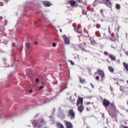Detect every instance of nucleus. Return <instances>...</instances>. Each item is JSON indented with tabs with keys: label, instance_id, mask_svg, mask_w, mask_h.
Segmentation results:
<instances>
[{
	"label": "nucleus",
	"instance_id": "25",
	"mask_svg": "<svg viewBox=\"0 0 128 128\" xmlns=\"http://www.w3.org/2000/svg\"><path fill=\"white\" fill-rule=\"evenodd\" d=\"M90 104V102H87L86 103V104L88 106V104Z\"/></svg>",
	"mask_w": 128,
	"mask_h": 128
},
{
	"label": "nucleus",
	"instance_id": "20",
	"mask_svg": "<svg viewBox=\"0 0 128 128\" xmlns=\"http://www.w3.org/2000/svg\"><path fill=\"white\" fill-rule=\"evenodd\" d=\"M96 80H100V76H96Z\"/></svg>",
	"mask_w": 128,
	"mask_h": 128
},
{
	"label": "nucleus",
	"instance_id": "41",
	"mask_svg": "<svg viewBox=\"0 0 128 128\" xmlns=\"http://www.w3.org/2000/svg\"><path fill=\"white\" fill-rule=\"evenodd\" d=\"M36 116H35V118H36Z\"/></svg>",
	"mask_w": 128,
	"mask_h": 128
},
{
	"label": "nucleus",
	"instance_id": "23",
	"mask_svg": "<svg viewBox=\"0 0 128 128\" xmlns=\"http://www.w3.org/2000/svg\"><path fill=\"white\" fill-rule=\"evenodd\" d=\"M86 110H88V111L90 110V108H86Z\"/></svg>",
	"mask_w": 128,
	"mask_h": 128
},
{
	"label": "nucleus",
	"instance_id": "28",
	"mask_svg": "<svg viewBox=\"0 0 128 128\" xmlns=\"http://www.w3.org/2000/svg\"><path fill=\"white\" fill-rule=\"evenodd\" d=\"M4 64H5V66H8V65H6V63H4Z\"/></svg>",
	"mask_w": 128,
	"mask_h": 128
},
{
	"label": "nucleus",
	"instance_id": "38",
	"mask_svg": "<svg viewBox=\"0 0 128 128\" xmlns=\"http://www.w3.org/2000/svg\"><path fill=\"white\" fill-rule=\"evenodd\" d=\"M126 82H127V84H128V80H126Z\"/></svg>",
	"mask_w": 128,
	"mask_h": 128
},
{
	"label": "nucleus",
	"instance_id": "18",
	"mask_svg": "<svg viewBox=\"0 0 128 128\" xmlns=\"http://www.w3.org/2000/svg\"><path fill=\"white\" fill-rule=\"evenodd\" d=\"M68 62L71 64L72 66H74V62L72 61L71 60H68Z\"/></svg>",
	"mask_w": 128,
	"mask_h": 128
},
{
	"label": "nucleus",
	"instance_id": "6",
	"mask_svg": "<svg viewBox=\"0 0 128 128\" xmlns=\"http://www.w3.org/2000/svg\"><path fill=\"white\" fill-rule=\"evenodd\" d=\"M65 124L66 126V128H74V126H72V124L70 122L66 121Z\"/></svg>",
	"mask_w": 128,
	"mask_h": 128
},
{
	"label": "nucleus",
	"instance_id": "11",
	"mask_svg": "<svg viewBox=\"0 0 128 128\" xmlns=\"http://www.w3.org/2000/svg\"><path fill=\"white\" fill-rule=\"evenodd\" d=\"M57 127L58 128H64V125L60 123L57 124Z\"/></svg>",
	"mask_w": 128,
	"mask_h": 128
},
{
	"label": "nucleus",
	"instance_id": "19",
	"mask_svg": "<svg viewBox=\"0 0 128 128\" xmlns=\"http://www.w3.org/2000/svg\"><path fill=\"white\" fill-rule=\"evenodd\" d=\"M52 46H53V48H56V44L53 42L52 44Z\"/></svg>",
	"mask_w": 128,
	"mask_h": 128
},
{
	"label": "nucleus",
	"instance_id": "44",
	"mask_svg": "<svg viewBox=\"0 0 128 128\" xmlns=\"http://www.w3.org/2000/svg\"><path fill=\"white\" fill-rule=\"evenodd\" d=\"M59 66H60V64H59Z\"/></svg>",
	"mask_w": 128,
	"mask_h": 128
},
{
	"label": "nucleus",
	"instance_id": "29",
	"mask_svg": "<svg viewBox=\"0 0 128 128\" xmlns=\"http://www.w3.org/2000/svg\"><path fill=\"white\" fill-rule=\"evenodd\" d=\"M110 90H111V92H112V87L110 88Z\"/></svg>",
	"mask_w": 128,
	"mask_h": 128
},
{
	"label": "nucleus",
	"instance_id": "39",
	"mask_svg": "<svg viewBox=\"0 0 128 128\" xmlns=\"http://www.w3.org/2000/svg\"><path fill=\"white\" fill-rule=\"evenodd\" d=\"M124 128H128V127L126 126V127H124Z\"/></svg>",
	"mask_w": 128,
	"mask_h": 128
},
{
	"label": "nucleus",
	"instance_id": "1",
	"mask_svg": "<svg viewBox=\"0 0 128 128\" xmlns=\"http://www.w3.org/2000/svg\"><path fill=\"white\" fill-rule=\"evenodd\" d=\"M32 124L34 128H42V126L46 124V121L44 120L43 118H35L31 120Z\"/></svg>",
	"mask_w": 128,
	"mask_h": 128
},
{
	"label": "nucleus",
	"instance_id": "34",
	"mask_svg": "<svg viewBox=\"0 0 128 128\" xmlns=\"http://www.w3.org/2000/svg\"><path fill=\"white\" fill-rule=\"evenodd\" d=\"M111 104V106H114V104Z\"/></svg>",
	"mask_w": 128,
	"mask_h": 128
},
{
	"label": "nucleus",
	"instance_id": "13",
	"mask_svg": "<svg viewBox=\"0 0 128 128\" xmlns=\"http://www.w3.org/2000/svg\"><path fill=\"white\" fill-rule=\"evenodd\" d=\"M123 66H124V68H125L126 70L128 71V64L124 62Z\"/></svg>",
	"mask_w": 128,
	"mask_h": 128
},
{
	"label": "nucleus",
	"instance_id": "10",
	"mask_svg": "<svg viewBox=\"0 0 128 128\" xmlns=\"http://www.w3.org/2000/svg\"><path fill=\"white\" fill-rule=\"evenodd\" d=\"M44 4L45 6H50V2L47 1H44Z\"/></svg>",
	"mask_w": 128,
	"mask_h": 128
},
{
	"label": "nucleus",
	"instance_id": "17",
	"mask_svg": "<svg viewBox=\"0 0 128 128\" xmlns=\"http://www.w3.org/2000/svg\"><path fill=\"white\" fill-rule=\"evenodd\" d=\"M116 8L117 10H120V6L119 4H116Z\"/></svg>",
	"mask_w": 128,
	"mask_h": 128
},
{
	"label": "nucleus",
	"instance_id": "33",
	"mask_svg": "<svg viewBox=\"0 0 128 128\" xmlns=\"http://www.w3.org/2000/svg\"><path fill=\"white\" fill-rule=\"evenodd\" d=\"M9 0H4V1L6 2H8Z\"/></svg>",
	"mask_w": 128,
	"mask_h": 128
},
{
	"label": "nucleus",
	"instance_id": "14",
	"mask_svg": "<svg viewBox=\"0 0 128 128\" xmlns=\"http://www.w3.org/2000/svg\"><path fill=\"white\" fill-rule=\"evenodd\" d=\"M30 50V46L28 45V43L26 44V50Z\"/></svg>",
	"mask_w": 128,
	"mask_h": 128
},
{
	"label": "nucleus",
	"instance_id": "4",
	"mask_svg": "<svg viewBox=\"0 0 128 128\" xmlns=\"http://www.w3.org/2000/svg\"><path fill=\"white\" fill-rule=\"evenodd\" d=\"M62 38H63L64 44H70V38L66 37V35L62 36Z\"/></svg>",
	"mask_w": 128,
	"mask_h": 128
},
{
	"label": "nucleus",
	"instance_id": "12",
	"mask_svg": "<svg viewBox=\"0 0 128 128\" xmlns=\"http://www.w3.org/2000/svg\"><path fill=\"white\" fill-rule=\"evenodd\" d=\"M109 58L112 60H116V57L113 55L109 54Z\"/></svg>",
	"mask_w": 128,
	"mask_h": 128
},
{
	"label": "nucleus",
	"instance_id": "40",
	"mask_svg": "<svg viewBox=\"0 0 128 128\" xmlns=\"http://www.w3.org/2000/svg\"><path fill=\"white\" fill-rule=\"evenodd\" d=\"M92 42H94V41H92V42H91L92 44Z\"/></svg>",
	"mask_w": 128,
	"mask_h": 128
},
{
	"label": "nucleus",
	"instance_id": "22",
	"mask_svg": "<svg viewBox=\"0 0 128 128\" xmlns=\"http://www.w3.org/2000/svg\"><path fill=\"white\" fill-rule=\"evenodd\" d=\"M77 32H78V34H80V36H82V32L81 31L77 30Z\"/></svg>",
	"mask_w": 128,
	"mask_h": 128
},
{
	"label": "nucleus",
	"instance_id": "30",
	"mask_svg": "<svg viewBox=\"0 0 128 128\" xmlns=\"http://www.w3.org/2000/svg\"><path fill=\"white\" fill-rule=\"evenodd\" d=\"M90 85H91V86L92 88H94V85H92V84H90Z\"/></svg>",
	"mask_w": 128,
	"mask_h": 128
},
{
	"label": "nucleus",
	"instance_id": "8",
	"mask_svg": "<svg viewBox=\"0 0 128 128\" xmlns=\"http://www.w3.org/2000/svg\"><path fill=\"white\" fill-rule=\"evenodd\" d=\"M104 1V4L107 6H108L109 8H110L112 6V3H110V0H103Z\"/></svg>",
	"mask_w": 128,
	"mask_h": 128
},
{
	"label": "nucleus",
	"instance_id": "35",
	"mask_svg": "<svg viewBox=\"0 0 128 128\" xmlns=\"http://www.w3.org/2000/svg\"><path fill=\"white\" fill-rule=\"evenodd\" d=\"M34 44H38V42H34Z\"/></svg>",
	"mask_w": 128,
	"mask_h": 128
},
{
	"label": "nucleus",
	"instance_id": "43",
	"mask_svg": "<svg viewBox=\"0 0 128 128\" xmlns=\"http://www.w3.org/2000/svg\"><path fill=\"white\" fill-rule=\"evenodd\" d=\"M60 30V32H62V30Z\"/></svg>",
	"mask_w": 128,
	"mask_h": 128
},
{
	"label": "nucleus",
	"instance_id": "26",
	"mask_svg": "<svg viewBox=\"0 0 128 128\" xmlns=\"http://www.w3.org/2000/svg\"><path fill=\"white\" fill-rule=\"evenodd\" d=\"M40 80H38V78H36V82H38Z\"/></svg>",
	"mask_w": 128,
	"mask_h": 128
},
{
	"label": "nucleus",
	"instance_id": "27",
	"mask_svg": "<svg viewBox=\"0 0 128 128\" xmlns=\"http://www.w3.org/2000/svg\"><path fill=\"white\" fill-rule=\"evenodd\" d=\"M74 101H75V100H74V99H73V100H72V103H73V104H74Z\"/></svg>",
	"mask_w": 128,
	"mask_h": 128
},
{
	"label": "nucleus",
	"instance_id": "37",
	"mask_svg": "<svg viewBox=\"0 0 128 128\" xmlns=\"http://www.w3.org/2000/svg\"><path fill=\"white\" fill-rule=\"evenodd\" d=\"M118 62H120V60H118Z\"/></svg>",
	"mask_w": 128,
	"mask_h": 128
},
{
	"label": "nucleus",
	"instance_id": "3",
	"mask_svg": "<svg viewBox=\"0 0 128 128\" xmlns=\"http://www.w3.org/2000/svg\"><path fill=\"white\" fill-rule=\"evenodd\" d=\"M97 74H99V76H100L102 80L104 78V71H102V70H100V69L98 70Z\"/></svg>",
	"mask_w": 128,
	"mask_h": 128
},
{
	"label": "nucleus",
	"instance_id": "2",
	"mask_svg": "<svg viewBox=\"0 0 128 128\" xmlns=\"http://www.w3.org/2000/svg\"><path fill=\"white\" fill-rule=\"evenodd\" d=\"M84 102V98H82L78 97V98L77 100V106H79L78 107V110L82 112V110H84V106H82V104Z\"/></svg>",
	"mask_w": 128,
	"mask_h": 128
},
{
	"label": "nucleus",
	"instance_id": "9",
	"mask_svg": "<svg viewBox=\"0 0 128 128\" xmlns=\"http://www.w3.org/2000/svg\"><path fill=\"white\" fill-rule=\"evenodd\" d=\"M69 4L72 6H76V2L74 0H70L69 1Z\"/></svg>",
	"mask_w": 128,
	"mask_h": 128
},
{
	"label": "nucleus",
	"instance_id": "7",
	"mask_svg": "<svg viewBox=\"0 0 128 128\" xmlns=\"http://www.w3.org/2000/svg\"><path fill=\"white\" fill-rule=\"evenodd\" d=\"M110 101L106 99H104L103 100V106L106 108V106H108L110 105Z\"/></svg>",
	"mask_w": 128,
	"mask_h": 128
},
{
	"label": "nucleus",
	"instance_id": "45",
	"mask_svg": "<svg viewBox=\"0 0 128 128\" xmlns=\"http://www.w3.org/2000/svg\"><path fill=\"white\" fill-rule=\"evenodd\" d=\"M87 128H88V127H87Z\"/></svg>",
	"mask_w": 128,
	"mask_h": 128
},
{
	"label": "nucleus",
	"instance_id": "31",
	"mask_svg": "<svg viewBox=\"0 0 128 128\" xmlns=\"http://www.w3.org/2000/svg\"><path fill=\"white\" fill-rule=\"evenodd\" d=\"M30 93L32 94V90H30Z\"/></svg>",
	"mask_w": 128,
	"mask_h": 128
},
{
	"label": "nucleus",
	"instance_id": "42",
	"mask_svg": "<svg viewBox=\"0 0 128 128\" xmlns=\"http://www.w3.org/2000/svg\"><path fill=\"white\" fill-rule=\"evenodd\" d=\"M127 104H128V102H127Z\"/></svg>",
	"mask_w": 128,
	"mask_h": 128
},
{
	"label": "nucleus",
	"instance_id": "16",
	"mask_svg": "<svg viewBox=\"0 0 128 128\" xmlns=\"http://www.w3.org/2000/svg\"><path fill=\"white\" fill-rule=\"evenodd\" d=\"M80 78V82L81 84H84V79H82L80 78Z\"/></svg>",
	"mask_w": 128,
	"mask_h": 128
},
{
	"label": "nucleus",
	"instance_id": "32",
	"mask_svg": "<svg viewBox=\"0 0 128 128\" xmlns=\"http://www.w3.org/2000/svg\"><path fill=\"white\" fill-rule=\"evenodd\" d=\"M3 60H4V62H6V58H4Z\"/></svg>",
	"mask_w": 128,
	"mask_h": 128
},
{
	"label": "nucleus",
	"instance_id": "15",
	"mask_svg": "<svg viewBox=\"0 0 128 128\" xmlns=\"http://www.w3.org/2000/svg\"><path fill=\"white\" fill-rule=\"evenodd\" d=\"M108 70L111 72H114V68L112 66H109Z\"/></svg>",
	"mask_w": 128,
	"mask_h": 128
},
{
	"label": "nucleus",
	"instance_id": "24",
	"mask_svg": "<svg viewBox=\"0 0 128 128\" xmlns=\"http://www.w3.org/2000/svg\"><path fill=\"white\" fill-rule=\"evenodd\" d=\"M125 54H126L127 56H128V51L125 52Z\"/></svg>",
	"mask_w": 128,
	"mask_h": 128
},
{
	"label": "nucleus",
	"instance_id": "21",
	"mask_svg": "<svg viewBox=\"0 0 128 128\" xmlns=\"http://www.w3.org/2000/svg\"><path fill=\"white\" fill-rule=\"evenodd\" d=\"M42 88H44V86H40V88H39V90H42Z\"/></svg>",
	"mask_w": 128,
	"mask_h": 128
},
{
	"label": "nucleus",
	"instance_id": "5",
	"mask_svg": "<svg viewBox=\"0 0 128 128\" xmlns=\"http://www.w3.org/2000/svg\"><path fill=\"white\" fill-rule=\"evenodd\" d=\"M69 115L70 116L71 119L74 120V112L73 110H70L68 112Z\"/></svg>",
	"mask_w": 128,
	"mask_h": 128
},
{
	"label": "nucleus",
	"instance_id": "36",
	"mask_svg": "<svg viewBox=\"0 0 128 128\" xmlns=\"http://www.w3.org/2000/svg\"><path fill=\"white\" fill-rule=\"evenodd\" d=\"M122 86H120V90H122Z\"/></svg>",
	"mask_w": 128,
	"mask_h": 128
}]
</instances>
